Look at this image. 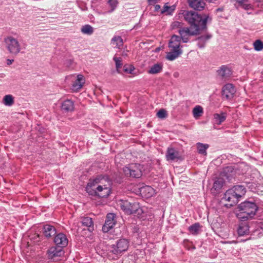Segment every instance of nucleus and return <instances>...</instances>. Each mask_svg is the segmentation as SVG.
Masks as SVG:
<instances>
[{
  "label": "nucleus",
  "mask_w": 263,
  "mask_h": 263,
  "mask_svg": "<svg viewBox=\"0 0 263 263\" xmlns=\"http://www.w3.org/2000/svg\"><path fill=\"white\" fill-rule=\"evenodd\" d=\"M231 189L233 190L235 195L236 196L239 200H240L241 197L243 196L246 193V188L244 186L241 185H235Z\"/></svg>",
  "instance_id": "obj_20"
},
{
  "label": "nucleus",
  "mask_w": 263,
  "mask_h": 263,
  "mask_svg": "<svg viewBox=\"0 0 263 263\" xmlns=\"http://www.w3.org/2000/svg\"><path fill=\"white\" fill-rule=\"evenodd\" d=\"M203 113V108L200 106H196L194 108L193 110V114L194 117L195 118H198L200 117Z\"/></svg>",
  "instance_id": "obj_34"
},
{
  "label": "nucleus",
  "mask_w": 263,
  "mask_h": 263,
  "mask_svg": "<svg viewBox=\"0 0 263 263\" xmlns=\"http://www.w3.org/2000/svg\"><path fill=\"white\" fill-rule=\"evenodd\" d=\"M223 183V179L221 178H219L214 181L213 189L215 191H218L222 187Z\"/></svg>",
  "instance_id": "obj_33"
},
{
  "label": "nucleus",
  "mask_w": 263,
  "mask_h": 263,
  "mask_svg": "<svg viewBox=\"0 0 263 263\" xmlns=\"http://www.w3.org/2000/svg\"><path fill=\"white\" fill-rule=\"evenodd\" d=\"M61 109L64 112H72L74 110V103L70 100H66L61 104Z\"/></svg>",
  "instance_id": "obj_16"
},
{
  "label": "nucleus",
  "mask_w": 263,
  "mask_h": 263,
  "mask_svg": "<svg viewBox=\"0 0 263 263\" xmlns=\"http://www.w3.org/2000/svg\"><path fill=\"white\" fill-rule=\"evenodd\" d=\"M171 27L172 29H178L179 30L183 27L182 23L179 22L175 21L172 24Z\"/></svg>",
  "instance_id": "obj_39"
},
{
  "label": "nucleus",
  "mask_w": 263,
  "mask_h": 263,
  "mask_svg": "<svg viewBox=\"0 0 263 263\" xmlns=\"http://www.w3.org/2000/svg\"><path fill=\"white\" fill-rule=\"evenodd\" d=\"M14 98L12 95H6L3 99L4 104L8 106H10L14 104Z\"/></svg>",
  "instance_id": "obj_32"
},
{
  "label": "nucleus",
  "mask_w": 263,
  "mask_h": 263,
  "mask_svg": "<svg viewBox=\"0 0 263 263\" xmlns=\"http://www.w3.org/2000/svg\"><path fill=\"white\" fill-rule=\"evenodd\" d=\"M236 171L232 166H229L223 168L221 175L225 177L229 180H231V178L235 175Z\"/></svg>",
  "instance_id": "obj_18"
},
{
  "label": "nucleus",
  "mask_w": 263,
  "mask_h": 263,
  "mask_svg": "<svg viewBox=\"0 0 263 263\" xmlns=\"http://www.w3.org/2000/svg\"><path fill=\"white\" fill-rule=\"evenodd\" d=\"M159 0H147L149 4H151L152 3H157Z\"/></svg>",
  "instance_id": "obj_43"
},
{
  "label": "nucleus",
  "mask_w": 263,
  "mask_h": 263,
  "mask_svg": "<svg viewBox=\"0 0 263 263\" xmlns=\"http://www.w3.org/2000/svg\"><path fill=\"white\" fill-rule=\"evenodd\" d=\"M167 161H174L179 159V153L173 148H168L166 154Z\"/></svg>",
  "instance_id": "obj_21"
},
{
  "label": "nucleus",
  "mask_w": 263,
  "mask_h": 263,
  "mask_svg": "<svg viewBox=\"0 0 263 263\" xmlns=\"http://www.w3.org/2000/svg\"><path fill=\"white\" fill-rule=\"evenodd\" d=\"M211 37V35L207 34L206 35H202L201 36L198 37L196 40L198 41V46L202 48H204L206 41L209 40Z\"/></svg>",
  "instance_id": "obj_24"
},
{
  "label": "nucleus",
  "mask_w": 263,
  "mask_h": 263,
  "mask_svg": "<svg viewBox=\"0 0 263 263\" xmlns=\"http://www.w3.org/2000/svg\"><path fill=\"white\" fill-rule=\"evenodd\" d=\"M81 32L87 35H91L93 32V28L89 25H85L83 26L81 29Z\"/></svg>",
  "instance_id": "obj_31"
},
{
  "label": "nucleus",
  "mask_w": 263,
  "mask_h": 263,
  "mask_svg": "<svg viewBox=\"0 0 263 263\" xmlns=\"http://www.w3.org/2000/svg\"><path fill=\"white\" fill-rule=\"evenodd\" d=\"M181 38L177 35L172 36L168 43L170 51L167 53L166 58L170 61H173L182 53L180 48Z\"/></svg>",
  "instance_id": "obj_4"
},
{
  "label": "nucleus",
  "mask_w": 263,
  "mask_h": 263,
  "mask_svg": "<svg viewBox=\"0 0 263 263\" xmlns=\"http://www.w3.org/2000/svg\"><path fill=\"white\" fill-rule=\"evenodd\" d=\"M54 241L59 248L65 247L68 244V239L66 236L62 233L58 234L55 236Z\"/></svg>",
  "instance_id": "obj_14"
},
{
  "label": "nucleus",
  "mask_w": 263,
  "mask_h": 263,
  "mask_svg": "<svg viewBox=\"0 0 263 263\" xmlns=\"http://www.w3.org/2000/svg\"><path fill=\"white\" fill-rule=\"evenodd\" d=\"M110 184L107 176L100 175L89 180L86 190L90 195L105 198L110 194Z\"/></svg>",
  "instance_id": "obj_2"
},
{
  "label": "nucleus",
  "mask_w": 263,
  "mask_h": 263,
  "mask_svg": "<svg viewBox=\"0 0 263 263\" xmlns=\"http://www.w3.org/2000/svg\"><path fill=\"white\" fill-rule=\"evenodd\" d=\"M240 200L235 195L233 190L229 189L224 193L222 198V202H227L224 204L227 208H230L236 204Z\"/></svg>",
  "instance_id": "obj_9"
},
{
  "label": "nucleus",
  "mask_w": 263,
  "mask_h": 263,
  "mask_svg": "<svg viewBox=\"0 0 263 263\" xmlns=\"http://www.w3.org/2000/svg\"><path fill=\"white\" fill-rule=\"evenodd\" d=\"M13 62H14V60L7 59V64L8 65H10L13 63Z\"/></svg>",
  "instance_id": "obj_42"
},
{
  "label": "nucleus",
  "mask_w": 263,
  "mask_h": 263,
  "mask_svg": "<svg viewBox=\"0 0 263 263\" xmlns=\"http://www.w3.org/2000/svg\"><path fill=\"white\" fill-rule=\"evenodd\" d=\"M162 69V65L161 64H156L151 67L148 71V73L150 74H157L160 72Z\"/></svg>",
  "instance_id": "obj_29"
},
{
  "label": "nucleus",
  "mask_w": 263,
  "mask_h": 263,
  "mask_svg": "<svg viewBox=\"0 0 263 263\" xmlns=\"http://www.w3.org/2000/svg\"><path fill=\"white\" fill-rule=\"evenodd\" d=\"M223 8H217L216 10V11L217 12H222V11H223Z\"/></svg>",
  "instance_id": "obj_45"
},
{
  "label": "nucleus",
  "mask_w": 263,
  "mask_h": 263,
  "mask_svg": "<svg viewBox=\"0 0 263 263\" xmlns=\"http://www.w3.org/2000/svg\"><path fill=\"white\" fill-rule=\"evenodd\" d=\"M115 217L116 215L114 213H109L107 215L105 223L102 227L104 232H108L114 227L116 222L115 219Z\"/></svg>",
  "instance_id": "obj_10"
},
{
  "label": "nucleus",
  "mask_w": 263,
  "mask_h": 263,
  "mask_svg": "<svg viewBox=\"0 0 263 263\" xmlns=\"http://www.w3.org/2000/svg\"><path fill=\"white\" fill-rule=\"evenodd\" d=\"M43 233L46 237L50 238L56 234L55 228L50 224H46L43 227Z\"/></svg>",
  "instance_id": "obj_19"
},
{
  "label": "nucleus",
  "mask_w": 263,
  "mask_h": 263,
  "mask_svg": "<svg viewBox=\"0 0 263 263\" xmlns=\"http://www.w3.org/2000/svg\"><path fill=\"white\" fill-rule=\"evenodd\" d=\"M209 145L207 144H203L201 143H198L197 144V147L198 152L199 154L206 156L207 154L206 149L209 148Z\"/></svg>",
  "instance_id": "obj_27"
},
{
  "label": "nucleus",
  "mask_w": 263,
  "mask_h": 263,
  "mask_svg": "<svg viewBox=\"0 0 263 263\" xmlns=\"http://www.w3.org/2000/svg\"><path fill=\"white\" fill-rule=\"evenodd\" d=\"M124 70L125 72H128V73H131L132 72V69H128L127 68H125L124 67Z\"/></svg>",
  "instance_id": "obj_46"
},
{
  "label": "nucleus",
  "mask_w": 263,
  "mask_h": 263,
  "mask_svg": "<svg viewBox=\"0 0 263 263\" xmlns=\"http://www.w3.org/2000/svg\"><path fill=\"white\" fill-rule=\"evenodd\" d=\"M200 225L199 223H195L189 227V232L193 235H197L200 231Z\"/></svg>",
  "instance_id": "obj_28"
},
{
  "label": "nucleus",
  "mask_w": 263,
  "mask_h": 263,
  "mask_svg": "<svg viewBox=\"0 0 263 263\" xmlns=\"http://www.w3.org/2000/svg\"><path fill=\"white\" fill-rule=\"evenodd\" d=\"M190 7L197 11L202 10L205 7V3L203 0H188Z\"/></svg>",
  "instance_id": "obj_15"
},
{
  "label": "nucleus",
  "mask_w": 263,
  "mask_h": 263,
  "mask_svg": "<svg viewBox=\"0 0 263 263\" xmlns=\"http://www.w3.org/2000/svg\"><path fill=\"white\" fill-rule=\"evenodd\" d=\"M143 167L139 163H130L123 168L125 175L127 177L139 178L142 175Z\"/></svg>",
  "instance_id": "obj_6"
},
{
  "label": "nucleus",
  "mask_w": 263,
  "mask_h": 263,
  "mask_svg": "<svg viewBox=\"0 0 263 263\" xmlns=\"http://www.w3.org/2000/svg\"><path fill=\"white\" fill-rule=\"evenodd\" d=\"M114 60L116 63V68L117 71L118 73H120V69L121 68L123 65L122 58L115 57L114 58Z\"/></svg>",
  "instance_id": "obj_35"
},
{
  "label": "nucleus",
  "mask_w": 263,
  "mask_h": 263,
  "mask_svg": "<svg viewBox=\"0 0 263 263\" xmlns=\"http://www.w3.org/2000/svg\"><path fill=\"white\" fill-rule=\"evenodd\" d=\"M240 6L245 10H249L251 8L250 4H245L243 2L241 1L239 2Z\"/></svg>",
  "instance_id": "obj_41"
},
{
  "label": "nucleus",
  "mask_w": 263,
  "mask_h": 263,
  "mask_svg": "<svg viewBox=\"0 0 263 263\" xmlns=\"http://www.w3.org/2000/svg\"><path fill=\"white\" fill-rule=\"evenodd\" d=\"M129 246V242L126 239H120L118 240L115 245L111 246L109 249V251L115 254H118L127 250Z\"/></svg>",
  "instance_id": "obj_8"
},
{
  "label": "nucleus",
  "mask_w": 263,
  "mask_h": 263,
  "mask_svg": "<svg viewBox=\"0 0 263 263\" xmlns=\"http://www.w3.org/2000/svg\"><path fill=\"white\" fill-rule=\"evenodd\" d=\"M238 234L239 236H244L249 233V226L246 223H241L239 225L238 230Z\"/></svg>",
  "instance_id": "obj_26"
},
{
  "label": "nucleus",
  "mask_w": 263,
  "mask_h": 263,
  "mask_svg": "<svg viewBox=\"0 0 263 263\" xmlns=\"http://www.w3.org/2000/svg\"><path fill=\"white\" fill-rule=\"evenodd\" d=\"M239 212L237 217L241 220H246L252 218L256 214L258 206L254 202L245 201L238 206Z\"/></svg>",
  "instance_id": "obj_3"
},
{
  "label": "nucleus",
  "mask_w": 263,
  "mask_h": 263,
  "mask_svg": "<svg viewBox=\"0 0 263 263\" xmlns=\"http://www.w3.org/2000/svg\"><path fill=\"white\" fill-rule=\"evenodd\" d=\"M182 14L184 20L190 25V27H182L178 30L181 40L187 43L189 36L198 35L200 32L206 29V24L212 18L209 15L204 14L203 17L198 13L192 11H184Z\"/></svg>",
  "instance_id": "obj_1"
},
{
  "label": "nucleus",
  "mask_w": 263,
  "mask_h": 263,
  "mask_svg": "<svg viewBox=\"0 0 263 263\" xmlns=\"http://www.w3.org/2000/svg\"><path fill=\"white\" fill-rule=\"evenodd\" d=\"M64 254L61 248L51 247L48 251V257L50 259H53L56 257H60Z\"/></svg>",
  "instance_id": "obj_17"
},
{
  "label": "nucleus",
  "mask_w": 263,
  "mask_h": 263,
  "mask_svg": "<svg viewBox=\"0 0 263 263\" xmlns=\"http://www.w3.org/2000/svg\"><path fill=\"white\" fill-rule=\"evenodd\" d=\"M236 89L232 84H227L222 88V97L227 99H230L233 98Z\"/></svg>",
  "instance_id": "obj_11"
},
{
  "label": "nucleus",
  "mask_w": 263,
  "mask_h": 263,
  "mask_svg": "<svg viewBox=\"0 0 263 263\" xmlns=\"http://www.w3.org/2000/svg\"><path fill=\"white\" fill-rule=\"evenodd\" d=\"M217 72L218 77L222 80L228 79L232 73L231 69L224 65L220 67Z\"/></svg>",
  "instance_id": "obj_12"
},
{
  "label": "nucleus",
  "mask_w": 263,
  "mask_h": 263,
  "mask_svg": "<svg viewBox=\"0 0 263 263\" xmlns=\"http://www.w3.org/2000/svg\"><path fill=\"white\" fill-rule=\"evenodd\" d=\"M140 192L146 198L151 197L155 194V190L154 189L148 185L141 187Z\"/></svg>",
  "instance_id": "obj_22"
},
{
  "label": "nucleus",
  "mask_w": 263,
  "mask_h": 263,
  "mask_svg": "<svg viewBox=\"0 0 263 263\" xmlns=\"http://www.w3.org/2000/svg\"><path fill=\"white\" fill-rule=\"evenodd\" d=\"M108 3L111 7V10H110V11H109V12L113 11L116 9V8L117 6V4H118L117 0H108Z\"/></svg>",
  "instance_id": "obj_38"
},
{
  "label": "nucleus",
  "mask_w": 263,
  "mask_h": 263,
  "mask_svg": "<svg viewBox=\"0 0 263 263\" xmlns=\"http://www.w3.org/2000/svg\"><path fill=\"white\" fill-rule=\"evenodd\" d=\"M4 42L10 53L17 55L21 52V45L17 39L12 36H8L4 39Z\"/></svg>",
  "instance_id": "obj_7"
},
{
  "label": "nucleus",
  "mask_w": 263,
  "mask_h": 263,
  "mask_svg": "<svg viewBox=\"0 0 263 263\" xmlns=\"http://www.w3.org/2000/svg\"><path fill=\"white\" fill-rule=\"evenodd\" d=\"M111 42L114 45H115V47L118 48H120L123 44V39L120 36L114 37L111 40Z\"/></svg>",
  "instance_id": "obj_30"
},
{
  "label": "nucleus",
  "mask_w": 263,
  "mask_h": 263,
  "mask_svg": "<svg viewBox=\"0 0 263 263\" xmlns=\"http://www.w3.org/2000/svg\"><path fill=\"white\" fill-rule=\"evenodd\" d=\"M119 205L121 209L127 214H134L138 218H142L143 210L140 208L139 203L130 202L128 200H120L119 201Z\"/></svg>",
  "instance_id": "obj_5"
},
{
  "label": "nucleus",
  "mask_w": 263,
  "mask_h": 263,
  "mask_svg": "<svg viewBox=\"0 0 263 263\" xmlns=\"http://www.w3.org/2000/svg\"><path fill=\"white\" fill-rule=\"evenodd\" d=\"M173 10V9H171V7L167 5V4H165L163 7V8L161 11V13H164L165 12H167V13L168 14H170L171 13V12H172Z\"/></svg>",
  "instance_id": "obj_40"
},
{
  "label": "nucleus",
  "mask_w": 263,
  "mask_h": 263,
  "mask_svg": "<svg viewBox=\"0 0 263 263\" xmlns=\"http://www.w3.org/2000/svg\"><path fill=\"white\" fill-rule=\"evenodd\" d=\"M161 8V6L159 5H156L155 6V9L156 11H158Z\"/></svg>",
  "instance_id": "obj_44"
},
{
  "label": "nucleus",
  "mask_w": 263,
  "mask_h": 263,
  "mask_svg": "<svg viewBox=\"0 0 263 263\" xmlns=\"http://www.w3.org/2000/svg\"><path fill=\"white\" fill-rule=\"evenodd\" d=\"M85 83V79L84 77L82 74H78L77 79L72 85L71 90L73 91H78L83 87Z\"/></svg>",
  "instance_id": "obj_13"
},
{
  "label": "nucleus",
  "mask_w": 263,
  "mask_h": 263,
  "mask_svg": "<svg viewBox=\"0 0 263 263\" xmlns=\"http://www.w3.org/2000/svg\"><path fill=\"white\" fill-rule=\"evenodd\" d=\"M157 116L160 119H164L167 117L166 111L164 109H160L157 113Z\"/></svg>",
  "instance_id": "obj_37"
},
{
  "label": "nucleus",
  "mask_w": 263,
  "mask_h": 263,
  "mask_svg": "<svg viewBox=\"0 0 263 263\" xmlns=\"http://www.w3.org/2000/svg\"><path fill=\"white\" fill-rule=\"evenodd\" d=\"M253 46L254 49L256 51H261L263 49V42L259 40L255 41Z\"/></svg>",
  "instance_id": "obj_36"
},
{
  "label": "nucleus",
  "mask_w": 263,
  "mask_h": 263,
  "mask_svg": "<svg viewBox=\"0 0 263 263\" xmlns=\"http://www.w3.org/2000/svg\"><path fill=\"white\" fill-rule=\"evenodd\" d=\"M227 118V114L222 112L220 114H215L213 115V119L215 123L218 125L221 124Z\"/></svg>",
  "instance_id": "obj_23"
},
{
  "label": "nucleus",
  "mask_w": 263,
  "mask_h": 263,
  "mask_svg": "<svg viewBox=\"0 0 263 263\" xmlns=\"http://www.w3.org/2000/svg\"><path fill=\"white\" fill-rule=\"evenodd\" d=\"M81 222L82 225L88 227V230L89 232L93 230V225L92 219L90 217H87L82 218Z\"/></svg>",
  "instance_id": "obj_25"
}]
</instances>
